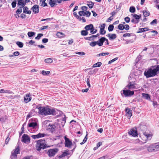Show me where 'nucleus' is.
<instances>
[{
	"label": "nucleus",
	"mask_w": 159,
	"mask_h": 159,
	"mask_svg": "<svg viewBox=\"0 0 159 159\" xmlns=\"http://www.w3.org/2000/svg\"><path fill=\"white\" fill-rule=\"evenodd\" d=\"M149 30V29L147 27H145L142 28H140L139 29L138 31L137 32V33H139L143 32L148 31Z\"/></svg>",
	"instance_id": "nucleus-24"
},
{
	"label": "nucleus",
	"mask_w": 159,
	"mask_h": 159,
	"mask_svg": "<svg viewBox=\"0 0 159 159\" xmlns=\"http://www.w3.org/2000/svg\"><path fill=\"white\" fill-rule=\"evenodd\" d=\"M148 151L150 152H155L153 144L151 145L149 147H147Z\"/></svg>",
	"instance_id": "nucleus-23"
},
{
	"label": "nucleus",
	"mask_w": 159,
	"mask_h": 159,
	"mask_svg": "<svg viewBox=\"0 0 159 159\" xmlns=\"http://www.w3.org/2000/svg\"><path fill=\"white\" fill-rule=\"evenodd\" d=\"M16 1H14L11 3V5L13 8H15L16 7Z\"/></svg>",
	"instance_id": "nucleus-59"
},
{
	"label": "nucleus",
	"mask_w": 159,
	"mask_h": 159,
	"mask_svg": "<svg viewBox=\"0 0 159 159\" xmlns=\"http://www.w3.org/2000/svg\"><path fill=\"white\" fill-rule=\"evenodd\" d=\"M132 34V33H125L124 34L123 37H130L131 36Z\"/></svg>",
	"instance_id": "nucleus-52"
},
{
	"label": "nucleus",
	"mask_w": 159,
	"mask_h": 159,
	"mask_svg": "<svg viewBox=\"0 0 159 159\" xmlns=\"http://www.w3.org/2000/svg\"><path fill=\"white\" fill-rule=\"evenodd\" d=\"M16 44L20 48H22L23 46V43L20 42L18 41L16 42Z\"/></svg>",
	"instance_id": "nucleus-40"
},
{
	"label": "nucleus",
	"mask_w": 159,
	"mask_h": 159,
	"mask_svg": "<svg viewBox=\"0 0 159 159\" xmlns=\"http://www.w3.org/2000/svg\"><path fill=\"white\" fill-rule=\"evenodd\" d=\"M125 111L126 112V115L127 117H129V119L130 117L132 116V112L131 110L129 108L127 107L125 109Z\"/></svg>",
	"instance_id": "nucleus-13"
},
{
	"label": "nucleus",
	"mask_w": 159,
	"mask_h": 159,
	"mask_svg": "<svg viewBox=\"0 0 159 159\" xmlns=\"http://www.w3.org/2000/svg\"><path fill=\"white\" fill-rule=\"evenodd\" d=\"M159 74V65H158L151 66L148 70H145L144 73L147 78L154 77Z\"/></svg>",
	"instance_id": "nucleus-1"
},
{
	"label": "nucleus",
	"mask_w": 159,
	"mask_h": 159,
	"mask_svg": "<svg viewBox=\"0 0 159 159\" xmlns=\"http://www.w3.org/2000/svg\"><path fill=\"white\" fill-rule=\"evenodd\" d=\"M147 147V146L145 145L144 146H141L140 147L134 148L130 149L131 150H135L136 151H140L143 150L146 148Z\"/></svg>",
	"instance_id": "nucleus-16"
},
{
	"label": "nucleus",
	"mask_w": 159,
	"mask_h": 159,
	"mask_svg": "<svg viewBox=\"0 0 159 159\" xmlns=\"http://www.w3.org/2000/svg\"><path fill=\"white\" fill-rule=\"evenodd\" d=\"M135 9L134 7H131L129 8V11L131 13H134L135 12Z\"/></svg>",
	"instance_id": "nucleus-45"
},
{
	"label": "nucleus",
	"mask_w": 159,
	"mask_h": 159,
	"mask_svg": "<svg viewBox=\"0 0 159 159\" xmlns=\"http://www.w3.org/2000/svg\"><path fill=\"white\" fill-rule=\"evenodd\" d=\"M41 73L44 75H47L50 74V71H45L44 70H43L41 72Z\"/></svg>",
	"instance_id": "nucleus-41"
},
{
	"label": "nucleus",
	"mask_w": 159,
	"mask_h": 159,
	"mask_svg": "<svg viewBox=\"0 0 159 159\" xmlns=\"http://www.w3.org/2000/svg\"><path fill=\"white\" fill-rule=\"evenodd\" d=\"M136 84V83L135 81L129 82L125 87L129 89H136L137 88L135 86Z\"/></svg>",
	"instance_id": "nucleus-10"
},
{
	"label": "nucleus",
	"mask_w": 159,
	"mask_h": 159,
	"mask_svg": "<svg viewBox=\"0 0 159 159\" xmlns=\"http://www.w3.org/2000/svg\"><path fill=\"white\" fill-rule=\"evenodd\" d=\"M81 9L83 10L82 11H86L87 10L88 7L86 6H83L81 7Z\"/></svg>",
	"instance_id": "nucleus-62"
},
{
	"label": "nucleus",
	"mask_w": 159,
	"mask_h": 159,
	"mask_svg": "<svg viewBox=\"0 0 159 159\" xmlns=\"http://www.w3.org/2000/svg\"><path fill=\"white\" fill-rule=\"evenodd\" d=\"M118 29L122 30L125 29V26L123 24H120L118 26Z\"/></svg>",
	"instance_id": "nucleus-32"
},
{
	"label": "nucleus",
	"mask_w": 159,
	"mask_h": 159,
	"mask_svg": "<svg viewBox=\"0 0 159 159\" xmlns=\"http://www.w3.org/2000/svg\"><path fill=\"white\" fill-rule=\"evenodd\" d=\"M91 15V13L89 11H86L85 12V16L86 15L88 17H89Z\"/></svg>",
	"instance_id": "nucleus-64"
},
{
	"label": "nucleus",
	"mask_w": 159,
	"mask_h": 159,
	"mask_svg": "<svg viewBox=\"0 0 159 159\" xmlns=\"http://www.w3.org/2000/svg\"><path fill=\"white\" fill-rule=\"evenodd\" d=\"M133 15V17L136 20H139V19L141 17L140 15L139 16L137 14H134V15Z\"/></svg>",
	"instance_id": "nucleus-39"
},
{
	"label": "nucleus",
	"mask_w": 159,
	"mask_h": 159,
	"mask_svg": "<svg viewBox=\"0 0 159 159\" xmlns=\"http://www.w3.org/2000/svg\"><path fill=\"white\" fill-rule=\"evenodd\" d=\"M23 12L30 14L31 13V11L29 10V8L27 6H25L23 7Z\"/></svg>",
	"instance_id": "nucleus-21"
},
{
	"label": "nucleus",
	"mask_w": 159,
	"mask_h": 159,
	"mask_svg": "<svg viewBox=\"0 0 159 159\" xmlns=\"http://www.w3.org/2000/svg\"><path fill=\"white\" fill-rule=\"evenodd\" d=\"M20 150L19 146H17L14 150L13 152H12L10 158L13 159V158H16L17 154L20 153Z\"/></svg>",
	"instance_id": "nucleus-6"
},
{
	"label": "nucleus",
	"mask_w": 159,
	"mask_h": 159,
	"mask_svg": "<svg viewBox=\"0 0 159 159\" xmlns=\"http://www.w3.org/2000/svg\"><path fill=\"white\" fill-rule=\"evenodd\" d=\"M153 145L155 152L159 150V145L158 143H156L153 144Z\"/></svg>",
	"instance_id": "nucleus-25"
},
{
	"label": "nucleus",
	"mask_w": 159,
	"mask_h": 159,
	"mask_svg": "<svg viewBox=\"0 0 159 159\" xmlns=\"http://www.w3.org/2000/svg\"><path fill=\"white\" fill-rule=\"evenodd\" d=\"M58 151V149L56 148L49 149L47 153L49 157H53L56 154Z\"/></svg>",
	"instance_id": "nucleus-7"
},
{
	"label": "nucleus",
	"mask_w": 159,
	"mask_h": 159,
	"mask_svg": "<svg viewBox=\"0 0 159 159\" xmlns=\"http://www.w3.org/2000/svg\"><path fill=\"white\" fill-rule=\"evenodd\" d=\"M97 44H98L97 41L92 42L90 43V45L93 47L95 46Z\"/></svg>",
	"instance_id": "nucleus-46"
},
{
	"label": "nucleus",
	"mask_w": 159,
	"mask_h": 159,
	"mask_svg": "<svg viewBox=\"0 0 159 159\" xmlns=\"http://www.w3.org/2000/svg\"><path fill=\"white\" fill-rule=\"evenodd\" d=\"M43 107H41L40 104L36 106V108H38L39 109V114L40 113Z\"/></svg>",
	"instance_id": "nucleus-43"
},
{
	"label": "nucleus",
	"mask_w": 159,
	"mask_h": 159,
	"mask_svg": "<svg viewBox=\"0 0 159 159\" xmlns=\"http://www.w3.org/2000/svg\"><path fill=\"white\" fill-rule=\"evenodd\" d=\"M48 39L47 38H44L42 39V42L43 43H46L48 42Z\"/></svg>",
	"instance_id": "nucleus-63"
},
{
	"label": "nucleus",
	"mask_w": 159,
	"mask_h": 159,
	"mask_svg": "<svg viewBox=\"0 0 159 159\" xmlns=\"http://www.w3.org/2000/svg\"><path fill=\"white\" fill-rule=\"evenodd\" d=\"M48 4L51 7H53L55 5H57V4L55 2L54 0H49Z\"/></svg>",
	"instance_id": "nucleus-30"
},
{
	"label": "nucleus",
	"mask_w": 159,
	"mask_h": 159,
	"mask_svg": "<svg viewBox=\"0 0 159 159\" xmlns=\"http://www.w3.org/2000/svg\"><path fill=\"white\" fill-rule=\"evenodd\" d=\"M105 37L101 38L98 40L97 41L98 45L100 46L103 45L104 42L105 41Z\"/></svg>",
	"instance_id": "nucleus-17"
},
{
	"label": "nucleus",
	"mask_w": 159,
	"mask_h": 159,
	"mask_svg": "<svg viewBox=\"0 0 159 159\" xmlns=\"http://www.w3.org/2000/svg\"><path fill=\"white\" fill-rule=\"evenodd\" d=\"M39 138L44 137L46 135L44 134L39 133L38 134Z\"/></svg>",
	"instance_id": "nucleus-55"
},
{
	"label": "nucleus",
	"mask_w": 159,
	"mask_h": 159,
	"mask_svg": "<svg viewBox=\"0 0 159 159\" xmlns=\"http://www.w3.org/2000/svg\"><path fill=\"white\" fill-rule=\"evenodd\" d=\"M93 25L92 24H90L88 25H86L84 29L88 31L90 30V33H93L92 30L93 28Z\"/></svg>",
	"instance_id": "nucleus-15"
},
{
	"label": "nucleus",
	"mask_w": 159,
	"mask_h": 159,
	"mask_svg": "<svg viewBox=\"0 0 159 159\" xmlns=\"http://www.w3.org/2000/svg\"><path fill=\"white\" fill-rule=\"evenodd\" d=\"M114 28L113 25H110L108 27V30L109 32L112 31Z\"/></svg>",
	"instance_id": "nucleus-38"
},
{
	"label": "nucleus",
	"mask_w": 159,
	"mask_h": 159,
	"mask_svg": "<svg viewBox=\"0 0 159 159\" xmlns=\"http://www.w3.org/2000/svg\"><path fill=\"white\" fill-rule=\"evenodd\" d=\"M58 110L51 107L47 106L46 107H43L42 110L39 114L45 116L48 115H54L57 113V111Z\"/></svg>",
	"instance_id": "nucleus-2"
},
{
	"label": "nucleus",
	"mask_w": 159,
	"mask_h": 159,
	"mask_svg": "<svg viewBox=\"0 0 159 159\" xmlns=\"http://www.w3.org/2000/svg\"><path fill=\"white\" fill-rule=\"evenodd\" d=\"M35 146L36 148L38 151H40L41 150L44 149L48 147L46 144V142L45 139H41L36 141Z\"/></svg>",
	"instance_id": "nucleus-3"
},
{
	"label": "nucleus",
	"mask_w": 159,
	"mask_h": 159,
	"mask_svg": "<svg viewBox=\"0 0 159 159\" xmlns=\"http://www.w3.org/2000/svg\"><path fill=\"white\" fill-rule=\"evenodd\" d=\"M121 94L123 96L124 95L125 97H130L134 94V91L124 89L121 91Z\"/></svg>",
	"instance_id": "nucleus-5"
},
{
	"label": "nucleus",
	"mask_w": 159,
	"mask_h": 159,
	"mask_svg": "<svg viewBox=\"0 0 159 159\" xmlns=\"http://www.w3.org/2000/svg\"><path fill=\"white\" fill-rule=\"evenodd\" d=\"M25 102L26 103L28 102L31 100V98L30 97V94H28L25 95L24 97Z\"/></svg>",
	"instance_id": "nucleus-19"
},
{
	"label": "nucleus",
	"mask_w": 159,
	"mask_h": 159,
	"mask_svg": "<svg viewBox=\"0 0 159 159\" xmlns=\"http://www.w3.org/2000/svg\"><path fill=\"white\" fill-rule=\"evenodd\" d=\"M65 145L66 147L70 148L72 145V142L66 136L64 137Z\"/></svg>",
	"instance_id": "nucleus-9"
},
{
	"label": "nucleus",
	"mask_w": 159,
	"mask_h": 159,
	"mask_svg": "<svg viewBox=\"0 0 159 159\" xmlns=\"http://www.w3.org/2000/svg\"><path fill=\"white\" fill-rule=\"evenodd\" d=\"M22 12L21 7H20V8H18L16 11V13L17 14H20Z\"/></svg>",
	"instance_id": "nucleus-56"
},
{
	"label": "nucleus",
	"mask_w": 159,
	"mask_h": 159,
	"mask_svg": "<svg viewBox=\"0 0 159 159\" xmlns=\"http://www.w3.org/2000/svg\"><path fill=\"white\" fill-rule=\"evenodd\" d=\"M38 126V124L36 122H32L29 123L28 125V128L29 127L32 128V129H35Z\"/></svg>",
	"instance_id": "nucleus-14"
},
{
	"label": "nucleus",
	"mask_w": 159,
	"mask_h": 159,
	"mask_svg": "<svg viewBox=\"0 0 159 159\" xmlns=\"http://www.w3.org/2000/svg\"><path fill=\"white\" fill-rule=\"evenodd\" d=\"M87 5L89 6L90 8H92L93 7L94 3L91 1H87Z\"/></svg>",
	"instance_id": "nucleus-28"
},
{
	"label": "nucleus",
	"mask_w": 159,
	"mask_h": 159,
	"mask_svg": "<svg viewBox=\"0 0 159 159\" xmlns=\"http://www.w3.org/2000/svg\"><path fill=\"white\" fill-rule=\"evenodd\" d=\"M109 54V53L108 52H106L105 53H101L97 55V56L100 57L101 56H104L106 55H108Z\"/></svg>",
	"instance_id": "nucleus-37"
},
{
	"label": "nucleus",
	"mask_w": 159,
	"mask_h": 159,
	"mask_svg": "<svg viewBox=\"0 0 159 159\" xmlns=\"http://www.w3.org/2000/svg\"><path fill=\"white\" fill-rule=\"evenodd\" d=\"M39 6L38 5H35L31 7V10L35 14L38 13L39 12Z\"/></svg>",
	"instance_id": "nucleus-12"
},
{
	"label": "nucleus",
	"mask_w": 159,
	"mask_h": 159,
	"mask_svg": "<svg viewBox=\"0 0 159 159\" xmlns=\"http://www.w3.org/2000/svg\"><path fill=\"white\" fill-rule=\"evenodd\" d=\"M49 129H50V131L52 133H53L55 130V128H56V126L55 125H49Z\"/></svg>",
	"instance_id": "nucleus-27"
},
{
	"label": "nucleus",
	"mask_w": 159,
	"mask_h": 159,
	"mask_svg": "<svg viewBox=\"0 0 159 159\" xmlns=\"http://www.w3.org/2000/svg\"><path fill=\"white\" fill-rule=\"evenodd\" d=\"M69 155V153L67 151H66L65 152H63L62 154L59 156L61 158L63 157H65L68 155Z\"/></svg>",
	"instance_id": "nucleus-31"
},
{
	"label": "nucleus",
	"mask_w": 159,
	"mask_h": 159,
	"mask_svg": "<svg viewBox=\"0 0 159 159\" xmlns=\"http://www.w3.org/2000/svg\"><path fill=\"white\" fill-rule=\"evenodd\" d=\"M98 70V69H94L93 70H92L89 71L88 73V75H91L93 74L96 73V72H97Z\"/></svg>",
	"instance_id": "nucleus-29"
},
{
	"label": "nucleus",
	"mask_w": 159,
	"mask_h": 159,
	"mask_svg": "<svg viewBox=\"0 0 159 159\" xmlns=\"http://www.w3.org/2000/svg\"><path fill=\"white\" fill-rule=\"evenodd\" d=\"M87 136H88V134H87L86 135L85 137H84V139H83V142L80 143V144L81 145H82V144H84V143H85L87 141V139H88Z\"/></svg>",
	"instance_id": "nucleus-44"
},
{
	"label": "nucleus",
	"mask_w": 159,
	"mask_h": 159,
	"mask_svg": "<svg viewBox=\"0 0 159 159\" xmlns=\"http://www.w3.org/2000/svg\"><path fill=\"white\" fill-rule=\"evenodd\" d=\"M143 136L142 138L143 143H146L149 140H150L152 139V135L151 134H149L147 132H144L143 133Z\"/></svg>",
	"instance_id": "nucleus-4"
},
{
	"label": "nucleus",
	"mask_w": 159,
	"mask_h": 159,
	"mask_svg": "<svg viewBox=\"0 0 159 159\" xmlns=\"http://www.w3.org/2000/svg\"><path fill=\"white\" fill-rule=\"evenodd\" d=\"M84 39L85 40H89V41H91V40H94V39H92V36H90V37H84Z\"/></svg>",
	"instance_id": "nucleus-57"
},
{
	"label": "nucleus",
	"mask_w": 159,
	"mask_h": 159,
	"mask_svg": "<svg viewBox=\"0 0 159 159\" xmlns=\"http://www.w3.org/2000/svg\"><path fill=\"white\" fill-rule=\"evenodd\" d=\"M143 14L144 17L148 16L150 15V12L148 11H143Z\"/></svg>",
	"instance_id": "nucleus-36"
},
{
	"label": "nucleus",
	"mask_w": 159,
	"mask_h": 159,
	"mask_svg": "<svg viewBox=\"0 0 159 159\" xmlns=\"http://www.w3.org/2000/svg\"><path fill=\"white\" fill-rule=\"evenodd\" d=\"M30 139L28 135L25 134H24L22 137L21 141L26 143H28L30 142Z\"/></svg>",
	"instance_id": "nucleus-8"
},
{
	"label": "nucleus",
	"mask_w": 159,
	"mask_h": 159,
	"mask_svg": "<svg viewBox=\"0 0 159 159\" xmlns=\"http://www.w3.org/2000/svg\"><path fill=\"white\" fill-rule=\"evenodd\" d=\"M31 137H32V138L34 139H39V135L38 134L36 135H32Z\"/></svg>",
	"instance_id": "nucleus-60"
},
{
	"label": "nucleus",
	"mask_w": 159,
	"mask_h": 159,
	"mask_svg": "<svg viewBox=\"0 0 159 159\" xmlns=\"http://www.w3.org/2000/svg\"><path fill=\"white\" fill-rule=\"evenodd\" d=\"M103 25H104L103 28H100V33L102 35H104L106 34V31L104 30V29L105 27V24H103Z\"/></svg>",
	"instance_id": "nucleus-22"
},
{
	"label": "nucleus",
	"mask_w": 159,
	"mask_h": 159,
	"mask_svg": "<svg viewBox=\"0 0 159 159\" xmlns=\"http://www.w3.org/2000/svg\"><path fill=\"white\" fill-rule=\"evenodd\" d=\"M125 20L126 23H128L130 22V19L129 17L127 16L125 18Z\"/></svg>",
	"instance_id": "nucleus-58"
},
{
	"label": "nucleus",
	"mask_w": 159,
	"mask_h": 159,
	"mask_svg": "<svg viewBox=\"0 0 159 159\" xmlns=\"http://www.w3.org/2000/svg\"><path fill=\"white\" fill-rule=\"evenodd\" d=\"M27 34L29 37L31 38L35 35V33L32 32H28Z\"/></svg>",
	"instance_id": "nucleus-35"
},
{
	"label": "nucleus",
	"mask_w": 159,
	"mask_h": 159,
	"mask_svg": "<svg viewBox=\"0 0 159 159\" xmlns=\"http://www.w3.org/2000/svg\"><path fill=\"white\" fill-rule=\"evenodd\" d=\"M40 2H42V6L43 7L47 6V4L45 2V1H42V0H40Z\"/></svg>",
	"instance_id": "nucleus-50"
},
{
	"label": "nucleus",
	"mask_w": 159,
	"mask_h": 159,
	"mask_svg": "<svg viewBox=\"0 0 159 159\" xmlns=\"http://www.w3.org/2000/svg\"><path fill=\"white\" fill-rule=\"evenodd\" d=\"M57 35L59 38H62L65 36V34L60 32H57Z\"/></svg>",
	"instance_id": "nucleus-26"
},
{
	"label": "nucleus",
	"mask_w": 159,
	"mask_h": 159,
	"mask_svg": "<svg viewBox=\"0 0 159 159\" xmlns=\"http://www.w3.org/2000/svg\"><path fill=\"white\" fill-rule=\"evenodd\" d=\"M10 91L9 90H4L3 89H0V93H9Z\"/></svg>",
	"instance_id": "nucleus-47"
},
{
	"label": "nucleus",
	"mask_w": 159,
	"mask_h": 159,
	"mask_svg": "<svg viewBox=\"0 0 159 159\" xmlns=\"http://www.w3.org/2000/svg\"><path fill=\"white\" fill-rule=\"evenodd\" d=\"M118 59L117 57H116L115 58L111 60V61H110L108 62V64H110L111 63L113 62H114V61H116V60H117Z\"/></svg>",
	"instance_id": "nucleus-61"
},
{
	"label": "nucleus",
	"mask_w": 159,
	"mask_h": 159,
	"mask_svg": "<svg viewBox=\"0 0 159 159\" xmlns=\"http://www.w3.org/2000/svg\"><path fill=\"white\" fill-rule=\"evenodd\" d=\"M89 78H90V76H89L88 77L87 79V80H86L87 85L89 88L90 87H91V85L90 84Z\"/></svg>",
	"instance_id": "nucleus-48"
},
{
	"label": "nucleus",
	"mask_w": 159,
	"mask_h": 159,
	"mask_svg": "<svg viewBox=\"0 0 159 159\" xmlns=\"http://www.w3.org/2000/svg\"><path fill=\"white\" fill-rule=\"evenodd\" d=\"M43 36V34H38L37 36L35 38V39H36L39 40L40 39V38Z\"/></svg>",
	"instance_id": "nucleus-49"
},
{
	"label": "nucleus",
	"mask_w": 159,
	"mask_h": 159,
	"mask_svg": "<svg viewBox=\"0 0 159 159\" xmlns=\"http://www.w3.org/2000/svg\"><path fill=\"white\" fill-rule=\"evenodd\" d=\"M79 15L80 16H85V12L84 11H79Z\"/></svg>",
	"instance_id": "nucleus-51"
},
{
	"label": "nucleus",
	"mask_w": 159,
	"mask_h": 159,
	"mask_svg": "<svg viewBox=\"0 0 159 159\" xmlns=\"http://www.w3.org/2000/svg\"><path fill=\"white\" fill-rule=\"evenodd\" d=\"M157 23V20L155 19L153 20L152 22H151L150 24L152 25H154Z\"/></svg>",
	"instance_id": "nucleus-53"
},
{
	"label": "nucleus",
	"mask_w": 159,
	"mask_h": 159,
	"mask_svg": "<svg viewBox=\"0 0 159 159\" xmlns=\"http://www.w3.org/2000/svg\"><path fill=\"white\" fill-rule=\"evenodd\" d=\"M102 63L100 62H97V63L94 64L93 66V67H99L102 65Z\"/></svg>",
	"instance_id": "nucleus-33"
},
{
	"label": "nucleus",
	"mask_w": 159,
	"mask_h": 159,
	"mask_svg": "<svg viewBox=\"0 0 159 159\" xmlns=\"http://www.w3.org/2000/svg\"><path fill=\"white\" fill-rule=\"evenodd\" d=\"M129 134L134 137H136L138 135L137 130H135L134 129H131L130 131L129 132Z\"/></svg>",
	"instance_id": "nucleus-11"
},
{
	"label": "nucleus",
	"mask_w": 159,
	"mask_h": 159,
	"mask_svg": "<svg viewBox=\"0 0 159 159\" xmlns=\"http://www.w3.org/2000/svg\"><path fill=\"white\" fill-rule=\"evenodd\" d=\"M44 61L46 63H49L52 62V60L50 58H48L45 59Z\"/></svg>",
	"instance_id": "nucleus-42"
},
{
	"label": "nucleus",
	"mask_w": 159,
	"mask_h": 159,
	"mask_svg": "<svg viewBox=\"0 0 159 159\" xmlns=\"http://www.w3.org/2000/svg\"><path fill=\"white\" fill-rule=\"evenodd\" d=\"M110 40H113L116 38V34H108L107 35Z\"/></svg>",
	"instance_id": "nucleus-18"
},
{
	"label": "nucleus",
	"mask_w": 159,
	"mask_h": 159,
	"mask_svg": "<svg viewBox=\"0 0 159 159\" xmlns=\"http://www.w3.org/2000/svg\"><path fill=\"white\" fill-rule=\"evenodd\" d=\"M142 97L146 100L150 101L151 100L150 96L149 94L146 93L142 94Z\"/></svg>",
	"instance_id": "nucleus-20"
},
{
	"label": "nucleus",
	"mask_w": 159,
	"mask_h": 159,
	"mask_svg": "<svg viewBox=\"0 0 159 159\" xmlns=\"http://www.w3.org/2000/svg\"><path fill=\"white\" fill-rule=\"evenodd\" d=\"M76 54H78L80 56H83L85 55V53L83 52H77L75 53Z\"/></svg>",
	"instance_id": "nucleus-54"
},
{
	"label": "nucleus",
	"mask_w": 159,
	"mask_h": 159,
	"mask_svg": "<svg viewBox=\"0 0 159 159\" xmlns=\"http://www.w3.org/2000/svg\"><path fill=\"white\" fill-rule=\"evenodd\" d=\"M81 34L82 35L86 36L88 34V32L85 30H82L81 31Z\"/></svg>",
	"instance_id": "nucleus-34"
}]
</instances>
